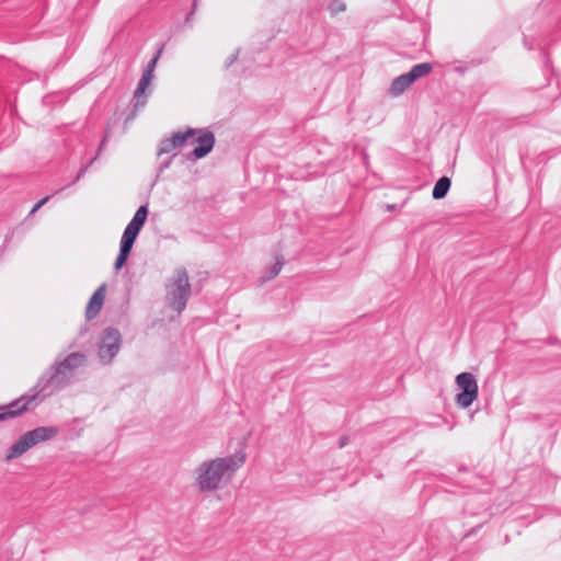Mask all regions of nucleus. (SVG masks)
<instances>
[{
  "label": "nucleus",
  "instance_id": "obj_28",
  "mask_svg": "<svg viewBox=\"0 0 561 561\" xmlns=\"http://www.w3.org/2000/svg\"><path fill=\"white\" fill-rule=\"evenodd\" d=\"M388 210H393L396 208V205H387Z\"/></svg>",
  "mask_w": 561,
  "mask_h": 561
},
{
  "label": "nucleus",
  "instance_id": "obj_15",
  "mask_svg": "<svg viewBox=\"0 0 561 561\" xmlns=\"http://www.w3.org/2000/svg\"><path fill=\"white\" fill-rule=\"evenodd\" d=\"M432 69H433L432 64H430V62H422V64L414 65L410 69V71H408L407 73L410 77V79H412L413 82H414L417 79L426 77L427 75H430Z\"/></svg>",
  "mask_w": 561,
  "mask_h": 561
},
{
  "label": "nucleus",
  "instance_id": "obj_2",
  "mask_svg": "<svg viewBox=\"0 0 561 561\" xmlns=\"http://www.w3.org/2000/svg\"><path fill=\"white\" fill-rule=\"evenodd\" d=\"M245 461V454L238 451L233 455L215 458L202 462L195 469V483L199 491L217 490L224 478H230Z\"/></svg>",
  "mask_w": 561,
  "mask_h": 561
},
{
  "label": "nucleus",
  "instance_id": "obj_1",
  "mask_svg": "<svg viewBox=\"0 0 561 561\" xmlns=\"http://www.w3.org/2000/svg\"><path fill=\"white\" fill-rule=\"evenodd\" d=\"M85 355L71 353L61 360H56L38 379L31 390L8 405L0 407V421L15 417L25 412L37 400L65 389L73 379L79 367L85 364Z\"/></svg>",
  "mask_w": 561,
  "mask_h": 561
},
{
  "label": "nucleus",
  "instance_id": "obj_4",
  "mask_svg": "<svg viewBox=\"0 0 561 561\" xmlns=\"http://www.w3.org/2000/svg\"><path fill=\"white\" fill-rule=\"evenodd\" d=\"M149 214V207L148 204L140 205L136 213L134 214L131 220L128 222V225L125 227V230L123 232L121 243H119V253L116 257L114 268L116 271H119L125 263L127 262L133 245L141 231L144 225L147 221Z\"/></svg>",
  "mask_w": 561,
  "mask_h": 561
},
{
  "label": "nucleus",
  "instance_id": "obj_14",
  "mask_svg": "<svg viewBox=\"0 0 561 561\" xmlns=\"http://www.w3.org/2000/svg\"><path fill=\"white\" fill-rule=\"evenodd\" d=\"M450 185H451V181L448 176L444 175V176L439 178L436 181V183L433 187V191H432L433 198L434 199L444 198L447 195V193L450 188Z\"/></svg>",
  "mask_w": 561,
  "mask_h": 561
},
{
  "label": "nucleus",
  "instance_id": "obj_23",
  "mask_svg": "<svg viewBox=\"0 0 561 561\" xmlns=\"http://www.w3.org/2000/svg\"><path fill=\"white\" fill-rule=\"evenodd\" d=\"M105 347V336H101L99 341V356L103 358V348Z\"/></svg>",
  "mask_w": 561,
  "mask_h": 561
},
{
  "label": "nucleus",
  "instance_id": "obj_22",
  "mask_svg": "<svg viewBox=\"0 0 561 561\" xmlns=\"http://www.w3.org/2000/svg\"><path fill=\"white\" fill-rule=\"evenodd\" d=\"M173 157H174V156L170 157L167 161H164V162L159 167V170H158L159 174H160L161 172H163L165 169H168V168L171 165L172 160H173Z\"/></svg>",
  "mask_w": 561,
  "mask_h": 561
},
{
  "label": "nucleus",
  "instance_id": "obj_21",
  "mask_svg": "<svg viewBox=\"0 0 561 561\" xmlns=\"http://www.w3.org/2000/svg\"><path fill=\"white\" fill-rule=\"evenodd\" d=\"M239 50L233 53L226 61H225V68H229L236 60L238 59Z\"/></svg>",
  "mask_w": 561,
  "mask_h": 561
},
{
  "label": "nucleus",
  "instance_id": "obj_27",
  "mask_svg": "<svg viewBox=\"0 0 561 561\" xmlns=\"http://www.w3.org/2000/svg\"><path fill=\"white\" fill-rule=\"evenodd\" d=\"M195 8H196V0H194L193 9H192V11L190 12V14L187 15L186 21H188V20H190V18L194 14V10H195Z\"/></svg>",
  "mask_w": 561,
  "mask_h": 561
},
{
  "label": "nucleus",
  "instance_id": "obj_5",
  "mask_svg": "<svg viewBox=\"0 0 561 561\" xmlns=\"http://www.w3.org/2000/svg\"><path fill=\"white\" fill-rule=\"evenodd\" d=\"M59 430L56 426H39L23 434L7 451L4 460L11 461L21 457L33 446L56 437Z\"/></svg>",
  "mask_w": 561,
  "mask_h": 561
},
{
  "label": "nucleus",
  "instance_id": "obj_25",
  "mask_svg": "<svg viewBox=\"0 0 561 561\" xmlns=\"http://www.w3.org/2000/svg\"><path fill=\"white\" fill-rule=\"evenodd\" d=\"M524 46L527 48V49H533V43L528 41V38L525 36L524 37Z\"/></svg>",
  "mask_w": 561,
  "mask_h": 561
},
{
  "label": "nucleus",
  "instance_id": "obj_26",
  "mask_svg": "<svg viewBox=\"0 0 561 561\" xmlns=\"http://www.w3.org/2000/svg\"><path fill=\"white\" fill-rule=\"evenodd\" d=\"M105 146V136L101 139L100 141V146H99V151H98V156L100 154V152L102 151L103 147Z\"/></svg>",
  "mask_w": 561,
  "mask_h": 561
},
{
  "label": "nucleus",
  "instance_id": "obj_10",
  "mask_svg": "<svg viewBox=\"0 0 561 561\" xmlns=\"http://www.w3.org/2000/svg\"><path fill=\"white\" fill-rule=\"evenodd\" d=\"M151 80H152V77L142 73V76L137 84V88L134 92V99H135L134 108H135V111H137L138 108H142L146 105L147 95L145 93H146V90L148 89Z\"/></svg>",
  "mask_w": 561,
  "mask_h": 561
},
{
  "label": "nucleus",
  "instance_id": "obj_18",
  "mask_svg": "<svg viewBox=\"0 0 561 561\" xmlns=\"http://www.w3.org/2000/svg\"><path fill=\"white\" fill-rule=\"evenodd\" d=\"M162 49H163V45L158 49V51L156 53V55L150 59V61L148 62L147 67H146V70L144 71L145 75H148L150 77H153V71H154V68H156V65H157V61L162 53Z\"/></svg>",
  "mask_w": 561,
  "mask_h": 561
},
{
  "label": "nucleus",
  "instance_id": "obj_17",
  "mask_svg": "<svg viewBox=\"0 0 561 561\" xmlns=\"http://www.w3.org/2000/svg\"><path fill=\"white\" fill-rule=\"evenodd\" d=\"M328 10L330 11L331 15H336L346 10V4L342 0H331Z\"/></svg>",
  "mask_w": 561,
  "mask_h": 561
},
{
  "label": "nucleus",
  "instance_id": "obj_6",
  "mask_svg": "<svg viewBox=\"0 0 561 561\" xmlns=\"http://www.w3.org/2000/svg\"><path fill=\"white\" fill-rule=\"evenodd\" d=\"M456 385L460 392L456 396L458 407L469 408L478 398L479 388L474 376L471 373H460L456 376Z\"/></svg>",
  "mask_w": 561,
  "mask_h": 561
},
{
  "label": "nucleus",
  "instance_id": "obj_16",
  "mask_svg": "<svg viewBox=\"0 0 561 561\" xmlns=\"http://www.w3.org/2000/svg\"><path fill=\"white\" fill-rule=\"evenodd\" d=\"M283 265H284L283 260L277 259L276 262L265 271L263 280H270V279L276 277L279 274V272L282 271Z\"/></svg>",
  "mask_w": 561,
  "mask_h": 561
},
{
  "label": "nucleus",
  "instance_id": "obj_19",
  "mask_svg": "<svg viewBox=\"0 0 561 561\" xmlns=\"http://www.w3.org/2000/svg\"><path fill=\"white\" fill-rule=\"evenodd\" d=\"M49 199V196H46L39 199L31 209L30 215H34L42 206H44Z\"/></svg>",
  "mask_w": 561,
  "mask_h": 561
},
{
  "label": "nucleus",
  "instance_id": "obj_20",
  "mask_svg": "<svg viewBox=\"0 0 561 561\" xmlns=\"http://www.w3.org/2000/svg\"><path fill=\"white\" fill-rule=\"evenodd\" d=\"M94 160H95V158H94V159H92V160H91V162H90L89 164H87L85 167H83V168H81V169L79 170V172H78L77 176L75 178V180L72 181V183H71V184H73V183L78 182V181H79V180L84 175V173L87 172L88 168L93 163V161H94Z\"/></svg>",
  "mask_w": 561,
  "mask_h": 561
},
{
  "label": "nucleus",
  "instance_id": "obj_12",
  "mask_svg": "<svg viewBox=\"0 0 561 561\" xmlns=\"http://www.w3.org/2000/svg\"><path fill=\"white\" fill-rule=\"evenodd\" d=\"M413 83V80L410 79L408 73H403L396 79L390 84V88L388 90L389 94L392 96H399L401 95L411 84Z\"/></svg>",
  "mask_w": 561,
  "mask_h": 561
},
{
  "label": "nucleus",
  "instance_id": "obj_24",
  "mask_svg": "<svg viewBox=\"0 0 561 561\" xmlns=\"http://www.w3.org/2000/svg\"><path fill=\"white\" fill-rule=\"evenodd\" d=\"M347 444V437L343 436L339 440V448H343Z\"/></svg>",
  "mask_w": 561,
  "mask_h": 561
},
{
  "label": "nucleus",
  "instance_id": "obj_9",
  "mask_svg": "<svg viewBox=\"0 0 561 561\" xmlns=\"http://www.w3.org/2000/svg\"><path fill=\"white\" fill-rule=\"evenodd\" d=\"M104 299H105V283H102L88 302V306L85 309V318L88 321L94 319L99 314V312L103 306Z\"/></svg>",
  "mask_w": 561,
  "mask_h": 561
},
{
  "label": "nucleus",
  "instance_id": "obj_3",
  "mask_svg": "<svg viewBox=\"0 0 561 561\" xmlns=\"http://www.w3.org/2000/svg\"><path fill=\"white\" fill-rule=\"evenodd\" d=\"M191 294L192 289L186 270L183 267L176 268L165 283L164 298L167 306L181 314L186 308Z\"/></svg>",
  "mask_w": 561,
  "mask_h": 561
},
{
  "label": "nucleus",
  "instance_id": "obj_8",
  "mask_svg": "<svg viewBox=\"0 0 561 561\" xmlns=\"http://www.w3.org/2000/svg\"><path fill=\"white\" fill-rule=\"evenodd\" d=\"M196 142L195 148L190 153L194 160H199L208 156L214 149L216 139L213 131L208 129H197V134L193 137Z\"/></svg>",
  "mask_w": 561,
  "mask_h": 561
},
{
  "label": "nucleus",
  "instance_id": "obj_7",
  "mask_svg": "<svg viewBox=\"0 0 561 561\" xmlns=\"http://www.w3.org/2000/svg\"><path fill=\"white\" fill-rule=\"evenodd\" d=\"M197 134V128H191L187 127L183 131H176L172 134L170 138H164L159 142L158 146V156H162L165 153H170L176 148H181L184 146L190 139H193V137Z\"/></svg>",
  "mask_w": 561,
  "mask_h": 561
},
{
  "label": "nucleus",
  "instance_id": "obj_13",
  "mask_svg": "<svg viewBox=\"0 0 561 561\" xmlns=\"http://www.w3.org/2000/svg\"><path fill=\"white\" fill-rule=\"evenodd\" d=\"M542 96L547 102H551L561 96V85L559 79H549L546 87L542 88Z\"/></svg>",
  "mask_w": 561,
  "mask_h": 561
},
{
  "label": "nucleus",
  "instance_id": "obj_11",
  "mask_svg": "<svg viewBox=\"0 0 561 561\" xmlns=\"http://www.w3.org/2000/svg\"><path fill=\"white\" fill-rule=\"evenodd\" d=\"M122 336L118 330L107 328V358H114L121 348Z\"/></svg>",
  "mask_w": 561,
  "mask_h": 561
}]
</instances>
